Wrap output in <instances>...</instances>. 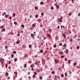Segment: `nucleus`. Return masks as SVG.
Here are the masks:
<instances>
[{"label": "nucleus", "mask_w": 80, "mask_h": 80, "mask_svg": "<svg viewBox=\"0 0 80 80\" xmlns=\"http://www.w3.org/2000/svg\"><path fill=\"white\" fill-rule=\"evenodd\" d=\"M31 36L32 38H34L35 37V35L31 33Z\"/></svg>", "instance_id": "1"}, {"label": "nucleus", "mask_w": 80, "mask_h": 80, "mask_svg": "<svg viewBox=\"0 0 80 80\" xmlns=\"http://www.w3.org/2000/svg\"><path fill=\"white\" fill-rule=\"evenodd\" d=\"M34 67H35V66H34V64H31V65H30V67H31V68H33Z\"/></svg>", "instance_id": "2"}, {"label": "nucleus", "mask_w": 80, "mask_h": 80, "mask_svg": "<svg viewBox=\"0 0 80 80\" xmlns=\"http://www.w3.org/2000/svg\"><path fill=\"white\" fill-rule=\"evenodd\" d=\"M5 28H4L1 29V32H5Z\"/></svg>", "instance_id": "3"}, {"label": "nucleus", "mask_w": 80, "mask_h": 80, "mask_svg": "<svg viewBox=\"0 0 80 80\" xmlns=\"http://www.w3.org/2000/svg\"><path fill=\"white\" fill-rule=\"evenodd\" d=\"M20 40H18L16 42V43H17V44H18V43H20Z\"/></svg>", "instance_id": "4"}, {"label": "nucleus", "mask_w": 80, "mask_h": 80, "mask_svg": "<svg viewBox=\"0 0 80 80\" xmlns=\"http://www.w3.org/2000/svg\"><path fill=\"white\" fill-rule=\"evenodd\" d=\"M60 20V21H59V22H62V19H60L59 18V19H58V20Z\"/></svg>", "instance_id": "5"}, {"label": "nucleus", "mask_w": 80, "mask_h": 80, "mask_svg": "<svg viewBox=\"0 0 80 80\" xmlns=\"http://www.w3.org/2000/svg\"><path fill=\"white\" fill-rule=\"evenodd\" d=\"M55 62L56 63H58V61L57 60H55Z\"/></svg>", "instance_id": "6"}, {"label": "nucleus", "mask_w": 80, "mask_h": 80, "mask_svg": "<svg viewBox=\"0 0 80 80\" xmlns=\"http://www.w3.org/2000/svg\"><path fill=\"white\" fill-rule=\"evenodd\" d=\"M8 73L6 72V77H8Z\"/></svg>", "instance_id": "7"}, {"label": "nucleus", "mask_w": 80, "mask_h": 80, "mask_svg": "<svg viewBox=\"0 0 80 80\" xmlns=\"http://www.w3.org/2000/svg\"><path fill=\"white\" fill-rule=\"evenodd\" d=\"M62 36L64 37V38H66L65 34L63 33H62Z\"/></svg>", "instance_id": "8"}, {"label": "nucleus", "mask_w": 80, "mask_h": 80, "mask_svg": "<svg viewBox=\"0 0 80 80\" xmlns=\"http://www.w3.org/2000/svg\"><path fill=\"white\" fill-rule=\"evenodd\" d=\"M59 53L61 55H63V52H59Z\"/></svg>", "instance_id": "9"}, {"label": "nucleus", "mask_w": 80, "mask_h": 80, "mask_svg": "<svg viewBox=\"0 0 80 80\" xmlns=\"http://www.w3.org/2000/svg\"><path fill=\"white\" fill-rule=\"evenodd\" d=\"M41 21H42V19H39L38 20V22H41Z\"/></svg>", "instance_id": "10"}, {"label": "nucleus", "mask_w": 80, "mask_h": 80, "mask_svg": "<svg viewBox=\"0 0 80 80\" xmlns=\"http://www.w3.org/2000/svg\"><path fill=\"white\" fill-rule=\"evenodd\" d=\"M64 47H67V44L66 43H65L63 45Z\"/></svg>", "instance_id": "11"}, {"label": "nucleus", "mask_w": 80, "mask_h": 80, "mask_svg": "<svg viewBox=\"0 0 80 80\" xmlns=\"http://www.w3.org/2000/svg\"><path fill=\"white\" fill-rule=\"evenodd\" d=\"M14 73L15 75V76L16 77H17V72H14Z\"/></svg>", "instance_id": "12"}, {"label": "nucleus", "mask_w": 80, "mask_h": 80, "mask_svg": "<svg viewBox=\"0 0 80 80\" xmlns=\"http://www.w3.org/2000/svg\"><path fill=\"white\" fill-rule=\"evenodd\" d=\"M59 46H62V43H59Z\"/></svg>", "instance_id": "13"}, {"label": "nucleus", "mask_w": 80, "mask_h": 80, "mask_svg": "<svg viewBox=\"0 0 80 80\" xmlns=\"http://www.w3.org/2000/svg\"><path fill=\"white\" fill-rule=\"evenodd\" d=\"M35 24H33L32 25V27H35Z\"/></svg>", "instance_id": "14"}, {"label": "nucleus", "mask_w": 80, "mask_h": 80, "mask_svg": "<svg viewBox=\"0 0 80 80\" xmlns=\"http://www.w3.org/2000/svg\"><path fill=\"white\" fill-rule=\"evenodd\" d=\"M40 4L41 5H42H42H43V2H41L40 3Z\"/></svg>", "instance_id": "15"}, {"label": "nucleus", "mask_w": 80, "mask_h": 80, "mask_svg": "<svg viewBox=\"0 0 80 80\" xmlns=\"http://www.w3.org/2000/svg\"><path fill=\"white\" fill-rule=\"evenodd\" d=\"M4 27V26H1L0 28H2V29Z\"/></svg>", "instance_id": "16"}, {"label": "nucleus", "mask_w": 80, "mask_h": 80, "mask_svg": "<svg viewBox=\"0 0 80 80\" xmlns=\"http://www.w3.org/2000/svg\"><path fill=\"white\" fill-rule=\"evenodd\" d=\"M14 60L15 61V62H16V61H17V58H15L14 59Z\"/></svg>", "instance_id": "17"}, {"label": "nucleus", "mask_w": 80, "mask_h": 80, "mask_svg": "<svg viewBox=\"0 0 80 80\" xmlns=\"http://www.w3.org/2000/svg\"><path fill=\"white\" fill-rule=\"evenodd\" d=\"M67 52H66V53H68V49H67L66 50Z\"/></svg>", "instance_id": "18"}, {"label": "nucleus", "mask_w": 80, "mask_h": 80, "mask_svg": "<svg viewBox=\"0 0 80 80\" xmlns=\"http://www.w3.org/2000/svg\"><path fill=\"white\" fill-rule=\"evenodd\" d=\"M51 9H52V10H54V8L53 6L51 8Z\"/></svg>", "instance_id": "19"}, {"label": "nucleus", "mask_w": 80, "mask_h": 80, "mask_svg": "<svg viewBox=\"0 0 80 80\" xmlns=\"http://www.w3.org/2000/svg\"><path fill=\"white\" fill-rule=\"evenodd\" d=\"M7 67H8V65L7 64H6L5 65L6 68H7Z\"/></svg>", "instance_id": "20"}, {"label": "nucleus", "mask_w": 80, "mask_h": 80, "mask_svg": "<svg viewBox=\"0 0 80 80\" xmlns=\"http://www.w3.org/2000/svg\"><path fill=\"white\" fill-rule=\"evenodd\" d=\"M21 27H22L23 28L25 27V26L23 25H21Z\"/></svg>", "instance_id": "21"}, {"label": "nucleus", "mask_w": 80, "mask_h": 80, "mask_svg": "<svg viewBox=\"0 0 80 80\" xmlns=\"http://www.w3.org/2000/svg\"><path fill=\"white\" fill-rule=\"evenodd\" d=\"M77 65L76 63H74V65H73V66L74 67V66H75V65Z\"/></svg>", "instance_id": "22"}, {"label": "nucleus", "mask_w": 80, "mask_h": 80, "mask_svg": "<svg viewBox=\"0 0 80 80\" xmlns=\"http://www.w3.org/2000/svg\"><path fill=\"white\" fill-rule=\"evenodd\" d=\"M40 53H42V52H43V50L42 49H41L40 51Z\"/></svg>", "instance_id": "23"}, {"label": "nucleus", "mask_w": 80, "mask_h": 80, "mask_svg": "<svg viewBox=\"0 0 80 80\" xmlns=\"http://www.w3.org/2000/svg\"><path fill=\"white\" fill-rule=\"evenodd\" d=\"M35 9L36 10H38V8H37V7H36L35 8Z\"/></svg>", "instance_id": "24"}, {"label": "nucleus", "mask_w": 80, "mask_h": 80, "mask_svg": "<svg viewBox=\"0 0 80 80\" xmlns=\"http://www.w3.org/2000/svg\"><path fill=\"white\" fill-rule=\"evenodd\" d=\"M67 72H65V73L64 75H65V76H67Z\"/></svg>", "instance_id": "25"}, {"label": "nucleus", "mask_w": 80, "mask_h": 80, "mask_svg": "<svg viewBox=\"0 0 80 80\" xmlns=\"http://www.w3.org/2000/svg\"><path fill=\"white\" fill-rule=\"evenodd\" d=\"M17 53V52L16 51H14L13 52V53H14L15 54V53Z\"/></svg>", "instance_id": "26"}, {"label": "nucleus", "mask_w": 80, "mask_h": 80, "mask_svg": "<svg viewBox=\"0 0 80 80\" xmlns=\"http://www.w3.org/2000/svg\"><path fill=\"white\" fill-rule=\"evenodd\" d=\"M61 77H63V76H64V75L63 74H62V75H61Z\"/></svg>", "instance_id": "27"}, {"label": "nucleus", "mask_w": 80, "mask_h": 80, "mask_svg": "<svg viewBox=\"0 0 80 80\" xmlns=\"http://www.w3.org/2000/svg\"><path fill=\"white\" fill-rule=\"evenodd\" d=\"M35 65H37V64H38V63L37 62H36L35 63Z\"/></svg>", "instance_id": "28"}, {"label": "nucleus", "mask_w": 80, "mask_h": 80, "mask_svg": "<svg viewBox=\"0 0 80 80\" xmlns=\"http://www.w3.org/2000/svg\"><path fill=\"white\" fill-rule=\"evenodd\" d=\"M12 15H13V16H14V17H15V13H13L12 14Z\"/></svg>", "instance_id": "29"}, {"label": "nucleus", "mask_w": 80, "mask_h": 80, "mask_svg": "<svg viewBox=\"0 0 80 80\" xmlns=\"http://www.w3.org/2000/svg\"><path fill=\"white\" fill-rule=\"evenodd\" d=\"M57 7V8L58 9L59 8V7H58V5H57L56 6Z\"/></svg>", "instance_id": "30"}, {"label": "nucleus", "mask_w": 80, "mask_h": 80, "mask_svg": "<svg viewBox=\"0 0 80 80\" xmlns=\"http://www.w3.org/2000/svg\"><path fill=\"white\" fill-rule=\"evenodd\" d=\"M5 15V16H6V18H8V15Z\"/></svg>", "instance_id": "31"}, {"label": "nucleus", "mask_w": 80, "mask_h": 80, "mask_svg": "<svg viewBox=\"0 0 80 80\" xmlns=\"http://www.w3.org/2000/svg\"><path fill=\"white\" fill-rule=\"evenodd\" d=\"M53 47H57V45H54L53 46Z\"/></svg>", "instance_id": "32"}, {"label": "nucleus", "mask_w": 80, "mask_h": 80, "mask_svg": "<svg viewBox=\"0 0 80 80\" xmlns=\"http://www.w3.org/2000/svg\"><path fill=\"white\" fill-rule=\"evenodd\" d=\"M38 17V15H36L35 16V17H36V18H37Z\"/></svg>", "instance_id": "33"}, {"label": "nucleus", "mask_w": 80, "mask_h": 80, "mask_svg": "<svg viewBox=\"0 0 80 80\" xmlns=\"http://www.w3.org/2000/svg\"><path fill=\"white\" fill-rule=\"evenodd\" d=\"M70 42H73V39H71L70 40Z\"/></svg>", "instance_id": "34"}, {"label": "nucleus", "mask_w": 80, "mask_h": 80, "mask_svg": "<svg viewBox=\"0 0 80 80\" xmlns=\"http://www.w3.org/2000/svg\"><path fill=\"white\" fill-rule=\"evenodd\" d=\"M47 36H48L49 37H50V35L47 34Z\"/></svg>", "instance_id": "35"}, {"label": "nucleus", "mask_w": 80, "mask_h": 80, "mask_svg": "<svg viewBox=\"0 0 80 80\" xmlns=\"http://www.w3.org/2000/svg\"><path fill=\"white\" fill-rule=\"evenodd\" d=\"M79 48H80V46H78L77 47V49H79Z\"/></svg>", "instance_id": "36"}, {"label": "nucleus", "mask_w": 80, "mask_h": 80, "mask_svg": "<svg viewBox=\"0 0 80 80\" xmlns=\"http://www.w3.org/2000/svg\"><path fill=\"white\" fill-rule=\"evenodd\" d=\"M26 65H27V64H25V65H24V68H26Z\"/></svg>", "instance_id": "37"}, {"label": "nucleus", "mask_w": 80, "mask_h": 80, "mask_svg": "<svg viewBox=\"0 0 80 80\" xmlns=\"http://www.w3.org/2000/svg\"><path fill=\"white\" fill-rule=\"evenodd\" d=\"M14 56V55H13V54H12V58H13V57Z\"/></svg>", "instance_id": "38"}, {"label": "nucleus", "mask_w": 80, "mask_h": 80, "mask_svg": "<svg viewBox=\"0 0 80 80\" xmlns=\"http://www.w3.org/2000/svg\"><path fill=\"white\" fill-rule=\"evenodd\" d=\"M40 79H41H41H42V78L41 77V76H40Z\"/></svg>", "instance_id": "39"}, {"label": "nucleus", "mask_w": 80, "mask_h": 80, "mask_svg": "<svg viewBox=\"0 0 80 80\" xmlns=\"http://www.w3.org/2000/svg\"><path fill=\"white\" fill-rule=\"evenodd\" d=\"M10 63H11V61H9V64L10 65Z\"/></svg>", "instance_id": "40"}, {"label": "nucleus", "mask_w": 80, "mask_h": 80, "mask_svg": "<svg viewBox=\"0 0 80 80\" xmlns=\"http://www.w3.org/2000/svg\"><path fill=\"white\" fill-rule=\"evenodd\" d=\"M34 73L35 75H37V72H34Z\"/></svg>", "instance_id": "41"}, {"label": "nucleus", "mask_w": 80, "mask_h": 80, "mask_svg": "<svg viewBox=\"0 0 80 80\" xmlns=\"http://www.w3.org/2000/svg\"><path fill=\"white\" fill-rule=\"evenodd\" d=\"M69 74H71V73H72V72H71V71H69Z\"/></svg>", "instance_id": "42"}, {"label": "nucleus", "mask_w": 80, "mask_h": 80, "mask_svg": "<svg viewBox=\"0 0 80 80\" xmlns=\"http://www.w3.org/2000/svg\"><path fill=\"white\" fill-rule=\"evenodd\" d=\"M14 24H15V25L16 23V24H17V22H14Z\"/></svg>", "instance_id": "43"}, {"label": "nucleus", "mask_w": 80, "mask_h": 80, "mask_svg": "<svg viewBox=\"0 0 80 80\" xmlns=\"http://www.w3.org/2000/svg\"><path fill=\"white\" fill-rule=\"evenodd\" d=\"M11 27H12V26H13L12 25V23H11Z\"/></svg>", "instance_id": "44"}, {"label": "nucleus", "mask_w": 80, "mask_h": 80, "mask_svg": "<svg viewBox=\"0 0 80 80\" xmlns=\"http://www.w3.org/2000/svg\"><path fill=\"white\" fill-rule=\"evenodd\" d=\"M29 47L30 48H31V46H32V45H29Z\"/></svg>", "instance_id": "45"}, {"label": "nucleus", "mask_w": 80, "mask_h": 80, "mask_svg": "<svg viewBox=\"0 0 80 80\" xmlns=\"http://www.w3.org/2000/svg\"><path fill=\"white\" fill-rule=\"evenodd\" d=\"M67 58H65V61H67Z\"/></svg>", "instance_id": "46"}, {"label": "nucleus", "mask_w": 80, "mask_h": 80, "mask_svg": "<svg viewBox=\"0 0 80 80\" xmlns=\"http://www.w3.org/2000/svg\"><path fill=\"white\" fill-rule=\"evenodd\" d=\"M17 35L18 36H19L20 35V34H18Z\"/></svg>", "instance_id": "47"}, {"label": "nucleus", "mask_w": 80, "mask_h": 80, "mask_svg": "<svg viewBox=\"0 0 80 80\" xmlns=\"http://www.w3.org/2000/svg\"><path fill=\"white\" fill-rule=\"evenodd\" d=\"M46 38H47L46 37H44V40H45Z\"/></svg>", "instance_id": "48"}, {"label": "nucleus", "mask_w": 80, "mask_h": 80, "mask_svg": "<svg viewBox=\"0 0 80 80\" xmlns=\"http://www.w3.org/2000/svg\"><path fill=\"white\" fill-rule=\"evenodd\" d=\"M9 18H10V20H11V19H12V17H9Z\"/></svg>", "instance_id": "49"}, {"label": "nucleus", "mask_w": 80, "mask_h": 80, "mask_svg": "<svg viewBox=\"0 0 80 80\" xmlns=\"http://www.w3.org/2000/svg\"><path fill=\"white\" fill-rule=\"evenodd\" d=\"M63 56H61V58H63Z\"/></svg>", "instance_id": "50"}, {"label": "nucleus", "mask_w": 80, "mask_h": 80, "mask_svg": "<svg viewBox=\"0 0 80 80\" xmlns=\"http://www.w3.org/2000/svg\"><path fill=\"white\" fill-rule=\"evenodd\" d=\"M49 31H50V32H52V30H51V29H49Z\"/></svg>", "instance_id": "51"}, {"label": "nucleus", "mask_w": 80, "mask_h": 80, "mask_svg": "<svg viewBox=\"0 0 80 80\" xmlns=\"http://www.w3.org/2000/svg\"><path fill=\"white\" fill-rule=\"evenodd\" d=\"M41 15H43V13H41Z\"/></svg>", "instance_id": "52"}, {"label": "nucleus", "mask_w": 80, "mask_h": 80, "mask_svg": "<svg viewBox=\"0 0 80 80\" xmlns=\"http://www.w3.org/2000/svg\"><path fill=\"white\" fill-rule=\"evenodd\" d=\"M71 15V13H69V14H68V15Z\"/></svg>", "instance_id": "53"}, {"label": "nucleus", "mask_w": 80, "mask_h": 80, "mask_svg": "<svg viewBox=\"0 0 80 80\" xmlns=\"http://www.w3.org/2000/svg\"><path fill=\"white\" fill-rule=\"evenodd\" d=\"M35 76V75H33V78H34V77Z\"/></svg>", "instance_id": "54"}, {"label": "nucleus", "mask_w": 80, "mask_h": 80, "mask_svg": "<svg viewBox=\"0 0 80 80\" xmlns=\"http://www.w3.org/2000/svg\"><path fill=\"white\" fill-rule=\"evenodd\" d=\"M52 73H54V72L52 71Z\"/></svg>", "instance_id": "55"}, {"label": "nucleus", "mask_w": 80, "mask_h": 80, "mask_svg": "<svg viewBox=\"0 0 80 80\" xmlns=\"http://www.w3.org/2000/svg\"><path fill=\"white\" fill-rule=\"evenodd\" d=\"M41 45H43V43H41Z\"/></svg>", "instance_id": "56"}, {"label": "nucleus", "mask_w": 80, "mask_h": 80, "mask_svg": "<svg viewBox=\"0 0 80 80\" xmlns=\"http://www.w3.org/2000/svg\"><path fill=\"white\" fill-rule=\"evenodd\" d=\"M30 72H29L28 73V75H30Z\"/></svg>", "instance_id": "57"}, {"label": "nucleus", "mask_w": 80, "mask_h": 80, "mask_svg": "<svg viewBox=\"0 0 80 80\" xmlns=\"http://www.w3.org/2000/svg\"><path fill=\"white\" fill-rule=\"evenodd\" d=\"M80 13L78 14V16H80Z\"/></svg>", "instance_id": "58"}, {"label": "nucleus", "mask_w": 80, "mask_h": 80, "mask_svg": "<svg viewBox=\"0 0 80 80\" xmlns=\"http://www.w3.org/2000/svg\"><path fill=\"white\" fill-rule=\"evenodd\" d=\"M50 49H52V47H50Z\"/></svg>", "instance_id": "59"}, {"label": "nucleus", "mask_w": 80, "mask_h": 80, "mask_svg": "<svg viewBox=\"0 0 80 80\" xmlns=\"http://www.w3.org/2000/svg\"><path fill=\"white\" fill-rule=\"evenodd\" d=\"M58 28H60V27L59 26H58Z\"/></svg>", "instance_id": "60"}, {"label": "nucleus", "mask_w": 80, "mask_h": 80, "mask_svg": "<svg viewBox=\"0 0 80 80\" xmlns=\"http://www.w3.org/2000/svg\"><path fill=\"white\" fill-rule=\"evenodd\" d=\"M35 57H37V55H35Z\"/></svg>", "instance_id": "61"}, {"label": "nucleus", "mask_w": 80, "mask_h": 80, "mask_svg": "<svg viewBox=\"0 0 80 80\" xmlns=\"http://www.w3.org/2000/svg\"><path fill=\"white\" fill-rule=\"evenodd\" d=\"M57 5V3L55 4V6H56V5Z\"/></svg>", "instance_id": "62"}, {"label": "nucleus", "mask_w": 80, "mask_h": 80, "mask_svg": "<svg viewBox=\"0 0 80 80\" xmlns=\"http://www.w3.org/2000/svg\"><path fill=\"white\" fill-rule=\"evenodd\" d=\"M58 38H57V37H56L55 39H56V40H57V39Z\"/></svg>", "instance_id": "63"}, {"label": "nucleus", "mask_w": 80, "mask_h": 80, "mask_svg": "<svg viewBox=\"0 0 80 80\" xmlns=\"http://www.w3.org/2000/svg\"><path fill=\"white\" fill-rule=\"evenodd\" d=\"M46 52H47V51H45V53H46Z\"/></svg>", "instance_id": "64"}]
</instances>
